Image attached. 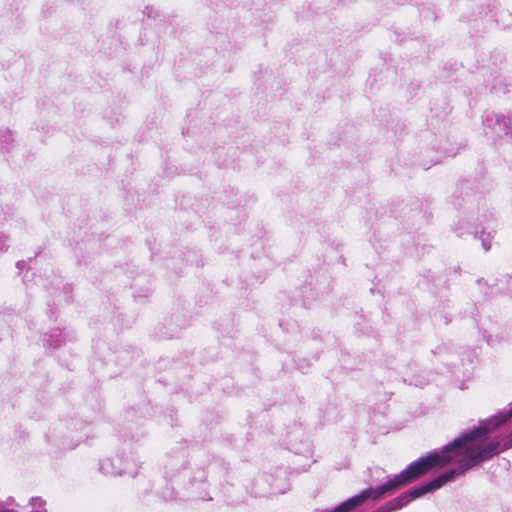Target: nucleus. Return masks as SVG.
Returning a JSON list of instances; mask_svg holds the SVG:
<instances>
[{"mask_svg":"<svg viewBox=\"0 0 512 512\" xmlns=\"http://www.w3.org/2000/svg\"><path fill=\"white\" fill-rule=\"evenodd\" d=\"M484 235H485V233L481 232L480 239L482 241L483 248L487 251L491 247V242H490L491 234L488 233L487 237H484Z\"/></svg>","mask_w":512,"mask_h":512,"instance_id":"obj_4","label":"nucleus"},{"mask_svg":"<svg viewBox=\"0 0 512 512\" xmlns=\"http://www.w3.org/2000/svg\"><path fill=\"white\" fill-rule=\"evenodd\" d=\"M7 248V237L3 233H0V251H4Z\"/></svg>","mask_w":512,"mask_h":512,"instance_id":"obj_5","label":"nucleus"},{"mask_svg":"<svg viewBox=\"0 0 512 512\" xmlns=\"http://www.w3.org/2000/svg\"><path fill=\"white\" fill-rule=\"evenodd\" d=\"M141 467L139 457L133 452H124L112 457L103 458L100 461L99 469L106 475H127L134 477Z\"/></svg>","mask_w":512,"mask_h":512,"instance_id":"obj_1","label":"nucleus"},{"mask_svg":"<svg viewBox=\"0 0 512 512\" xmlns=\"http://www.w3.org/2000/svg\"><path fill=\"white\" fill-rule=\"evenodd\" d=\"M507 414H509V418H512V406L508 410H504Z\"/></svg>","mask_w":512,"mask_h":512,"instance_id":"obj_6","label":"nucleus"},{"mask_svg":"<svg viewBox=\"0 0 512 512\" xmlns=\"http://www.w3.org/2000/svg\"><path fill=\"white\" fill-rule=\"evenodd\" d=\"M45 501L40 497H33L30 499V505L32 507L31 512H46Z\"/></svg>","mask_w":512,"mask_h":512,"instance_id":"obj_3","label":"nucleus"},{"mask_svg":"<svg viewBox=\"0 0 512 512\" xmlns=\"http://www.w3.org/2000/svg\"><path fill=\"white\" fill-rule=\"evenodd\" d=\"M7 511L8 512H17V511L12 510V509H2V508H0V512H7Z\"/></svg>","mask_w":512,"mask_h":512,"instance_id":"obj_7","label":"nucleus"},{"mask_svg":"<svg viewBox=\"0 0 512 512\" xmlns=\"http://www.w3.org/2000/svg\"><path fill=\"white\" fill-rule=\"evenodd\" d=\"M485 134L492 139L502 138L512 133V115H500L494 111H487L483 118Z\"/></svg>","mask_w":512,"mask_h":512,"instance_id":"obj_2","label":"nucleus"}]
</instances>
